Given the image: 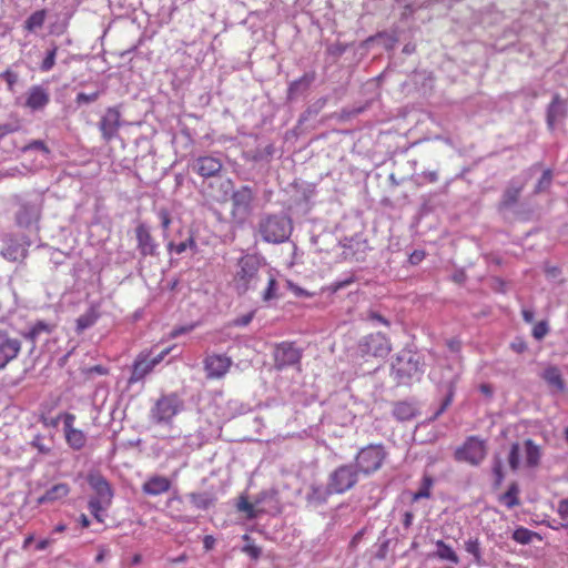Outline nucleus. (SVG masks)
<instances>
[{"instance_id":"13d9d810","label":"nucleus","mask_w":568,"mask_h":568,"mask_svg":"<svg viewBox=\"0 0 568 568\" xmlns=\"http://www.w3.org/2000/svg\"><path fill=\"white\" fill-rule=\"evenodd\" d=\"M233 183L232 181L229 179V180H225L221 183V194L217 195V196H214V199L217 201V202H225L227 200V196H229V192L232 187Z\"/></svg>"},{"instance_id":"c85d7f7f","label":"nucleus","mask_w":568,"mask_h":568,"mask_svg":"<svg viewBox=\"0 0 568 568\" xmlns=\"http://www.w3.org/2000/svg\"><path fill=\"white\" fill-rule=\"evenodd\" d=\"M187 498L195 508L201 510H207L216 503V496L211 491L190 493Z\"/></svg>"},{"instance_id":"8fccbe9b","label":"nucleus","mask_w":568,"mask_h":568,"mask_svg":"<svg viewBox=\"0 0 568 568\" xmlns=\"http://www.w3.org/2000/svg\"><path fill=\"white\" fill-rule=\"evenodd\" d=\"M158 217H159V221H160V225H161V227L163 230V236L166 239L168 237V230H169L170 224L172 222L171 214H170L168 209L161 207L158 211Z\"/></svg>"},{"instance_id":"e433bc0d","label":"nucleus","mask_w":568,"mask_h":568,"mask_svg":"<svg viewBox=\"0 0 568 568\" xmlns=\"http://www.w3.org/2000/svg\"><path fill=\"white\" fill-rule=\"evenodd\" d=\"M99 314L93 308L90 307L84 314L80 315L77 320V333H82L87 328L94 325V323L98 321Z\"/></svg>"},{"instance_id":"1a4fd4ad","label":"nucleus","mask_w":568,"mask_h":568,"mask_svg":"<svg viewBox=\"0 0 568 568\" xmlns=\"http://www.w3.org/2000/svg\"><path fill=\"white\" fill-rule=\"evenodd\" d=\"M18 210L16 212V221L20 227L29 229L38 223L41 215V201L39 197L34 199H19Z\"/></svg>"},{"instance_id":"dca6fc26","label":"nucleus","mask_w":568,"mask_h":568,"mask_svg":"<svg viewBox=\"0 0 568 568\" xmlns=\"http://www.w3.org/2000/svg\"><path fill=\"white\" fill-rule=\"evenodd\" d=\"M87 481L94 491V496L90 499L101 503H112L113 490L104 476L100 473H90L87 477Z\"/></svg>"},{"instance_id":"7c9ffc66","label":"nucleus","mask_w":568,"mask_h":568,"mask_svg":"<svg viewBox=\"0 0 568 568\" xmlns=\"http://www.w3.org/2000/svg\"><path fill=\"white\" fill-rule=\"evenodd\" d=\"M435 545L436 551H434L433 557L438 558L440 560H447L454 565L459 564L458 555L449 545H447L443 540H437Z\"/></svg>"},{"instance_id":"69168bd1","label":"nucleus","mask_w":568,"mask_h":568,"mask_svg":"<svg viewBox=\"0 0 568 568\" xmlns=\"http://www.w3.org/2000/svg\"><path fill=\"white\" fill-rule=\"evenodd\" d=\"M186 243L183 242L175 244L174 242L171 241L168 243V251L170 253L174 252L176 254H182L183 252L186 251Z\"/></svg>"},{"instance_id":"a19ab883","label":"nucleus","mask_w":568,"mask_h":568,"mask_svg":"<svg viewBox=\"0 0 568 568\" xmlns=\"http://www.w3.org/2000/svg\"><path fill=\"white\" fill-rule=\"evenodd\" d=\"M433 485H434V479L430 476L425 475L422 479L420 487L418 488V490L416 493L413 494L412 501L415 503L423 498H430V496H432L430 489H432Z\"/></svg>"},{"instance_id":"e2e57ef3","label":"nucleus","mask_w":568,"mask_h":568,"mask_svg":"<svg viewBox=\"0 0 568 568\" xmlns=\"http://www.w3.org/2000/svg\"><path fill=\"white\" fill-rule=\"evenodd\" d=\"M26 150H38L43 153H49L48 146L41 140H33L26 146Z\"/></svg>"},{"instance_id":"ea45409f","label":"nucleus","mask_w":568,"mask_h":568,"mask_svg":"<svg viewBox=\"0 0 568 568\" xmlns=\"http://www.w3.org/2000/svg\"><path fill=\"white\" fill-rule=\"evenodd\" d=\"M455 395V381H449L446 384V395L439 406V408L435 412L434 416L430 418L432 420L437 419L452 404Z\"/></svg>"},{"instance_id":"f8f14e48","label":"nucleus","mask_w":568,"mask_h":568,"mask_svg":"<svg viewBox=\"0 0 568 568\" xmlns=\"http://www.w3.org/2000/svg\"><path fill=\"white\" fill-rule=\"evenodd\" d=\"M190 168L193 172L203 179L215 178L223 169L222 161L213 155H202L194 158L190 162Z\"/></svg>"},{"instance_id":"338daca9","label":"nucleus","mask_w":568,"mask_h":568,"mask_svg":"<svg viewBox=\"0 0 568 568\" xmlns=\"http://www.w3.org/2000/svg\"><path fill=\"white\" fill-rule=\"evenodd\" d=\"M510 347L514 352L521 354L527 349V344L523 339L517 338L510 344Z\"/></svg>"},{"instance_id":"f257e3e1","label":"nucleus","mask_w":568,"mask_h":568,"mask_svg":"<svg viewBox=\"0 0 568 568\" xmlns=\"http://www.w3.org/2000/svg\"><path fill=\"white\" fill-rule=\"evenodd\" d=\"M240 270L236 273L235 283L239 294H245L248 290H258L262 285V300L270 302L277 297V281L272 271L263 261L254 254H247L239 261Z\"/></svg>"},{"instance_id":"09e8293b","label":"nucleus","mask_w":568,"mask_h":568,"mask_svg":"<svg viewBox=\"0 0 568 568\" xmlns=\"http://www.w3.org/2000/svg\"><path fill=\"white\" fill-rule=\"evenodd\" d=\"M58 48L53 47L50 50L47 51V55L41 62L40 70L43 72L50 71L54 64H55V57H57Z\"/></svg>"},{"instance_id":"f03ea898","label":"nucleus","mask_w":568,"mask_h":568,"mask_svg":"<svg viewBox=\"0 0 568 568\" xmlns=\"http://www.w3.org/2000/svg\"><path fill=\"white\" fill-rule=\"evenodd\" d=\"M292 231V219L285 213L263 214L257 223V233L266 243H283L290 239Z\"/></svg>"},{"instance_id":"2eb2a0df","label":"nucleus","mask_w":568,"mask_h":568,"mask_svg":"<svg viewBox=\"0 0 568 568\" xmlns=\"http://www.w3.org/2000/svg\"><path fill=\"white\" fill-rule=\"evenodd\" d=\"M136 248L140 254L145 256H156L158 243L153 239L150 232V227L145 223H139L135 227Z\"/></svg>"},{"instance_id":"f704fd0d","label":"nucleus","mask_w":568,"mask_h":568,"mask_svg":"<svg viewBox=\"0 0 568 568\" xmlns=\"http://www.w3.org/2000/svg\"><path fill=\"white\" fill-rule=\"evenodd\" d=\"M520 493L519 485L513 481L507 491L499 497V501L503 503L507 508L511 509L520 504L518 495Z\"/></svg>"},{"instance_id":"9b49d317","label":"nucleus","mask_w":568,"mask_h":568,"mask_svg":"<svg viewBox=\"0 0 568 568\" xmlns=\"http://www.w3.org/2000/svg\"><path fill=\"white\" fill-rule=\"evenodd\" d=\"M302 349L295 347L294 343L283 342L278 344L274 352V366L276 369H283L287 366L296 365L301 362Z\"/></svg>"},{"instance_id":"c9c22d12","label":"nucleus","mask_w":568,"mask_h":568,"mask_svg":"<svg viewBox=\"0 0 568 568\" xmlns=\"http://www.w3.org/2000/svg\"><path fill=\"white\" fill-rule=\"evenodd\" d=\"M328 98L322 97L310 104L306 110L300 115L298 122L303 123L308 121L310 119L316 116L327 104Z\"/></svg>"},{"instance_id":"0e129e2a","label":"nucleus","mask_w":568,"mask_h":568,"mask_svg":"<svg viewBox=\"0 0 568 568\" xmlns=\"http://www.w3.org/2000/svg\"><path fill=\"white\" fill-rule=\"evenodd\" d=\"M364 111V108H357L353 110H346L343 109L342 112L338 114L339 120H348L352 116H355Z\"/></svg>"},{"instance_id":"a211bd4d","label":"nucleus","mask_w":568,"mask_h":568,"mask_svg":"<svg viewBox=\"0 0 568 568\" xmlns=\"http://www.w3.org/2000/svg\"><path fill=\"white\" fill-rule=\"evenodd\" d=\"M74 420V415L65 414L63 418V430L68 445L74 450H80L87 444V435L81 429L73 427Z\"/></svg>"},{"instance_id":"4468645a","label":"nucleus","mask_w":568,"mask_h":568,"mask_svg":"<svg viewBox=\"0 0 568 568\" xmlns=\"http://www.w3.org/2000/svg\"><path fill=\"white\" fill-rule=\"evenodd\" d=\"M231 357L222 354H212L207 355L204 358V371L206 373V378L209 379H217L222 378L232 366Z\"/></svg>"},{"instance_id":"393cba45","label":"nucleus","mask_w":568,"mask_h":568,"mask_svg":"<svg viewBox=\"0 0 568 568\" xmlns=\"http://www.w3.org/2000/svg\"><path fill=\"white\" fill-rule=\"evenodd\" d=\"M70 493V486L67 483H59L37 499L38 505L52 504L67 497Z\"/></svg>"},{"instance_id":"37998d69","label":"nucleus","mask_w":568,"mask_h":568,"mask_svg":"<svg viewBox=\"0 0 568 568\" xmlns=\"http://www.w3.org/2000/svg\"><path fill=\"white\" fill-rule=\"evenodd\" d=\"M508 465L513 471H517L520 467V445L513 443L508 454Z\"/></svg>"},{"instance_id":"6e6d98bb","label":"nucleus","mask_w":568,"mask_h":568,"mask_svg":"<svg viewBox=\"0 0 568 568\" xmlns=\"http://www.w3.org/2000/svg\"><path fill=\"white\" fill-rule=\"evenodd\" d=\"M99 97H100V92L99 91H95V92L90 93V94L84 93V92H80V93H78L75 101H77L78 104H82V103L89 104V103H92V102L97 101L99 99Z\"/></svg>"},{"instance_id":"864d4df0","label":"nucleus","mask_w":568,"mask_h":568,"mask_svg":"<svg viewBox=\"0 0 568 568\" xmlns=\"http://www.w3.org/2000/svg\"><path fill=\"white\" fill-rule=\"evenodd\" d=\"M549 332V326L546 321H541L537 323L532 328V336L540 341Z\"/></svg>"},{"instance_id":"a18cd8bd","label":"nucleus","mask_w":568,"mask_h":568,"mask_svg":"<svg viewBox=\"0 0 568 568\" xmlns=\"http://www.w3.org/2000/svg\"><path fill=\"white\" fill-rule=\"evenodd\" d=\"M51 332V326L43 322L39 321L37 322L30 331L26 334V336L32 341H34L38 336H40L42 333L49 334Z\"/></svg>"},{"instance_id":"603ef678","label":"nucleus","mask_w":568,"mask_h":568,"mask_svg":"<svg viewBox=\"0 0 568 568\" xmlns=\"http://www.w3.org/2000/svg\"><path fill=\"white\" fill-rule=\"evenodd\" d=\"M552 180V173L550 170L544 171L542 175L540 176L537 185H536V192H541L548 189L551 184Z\"/></svg>"},{"instance_id":"79ce46f5","label":"nucleus","mask_w":568,"mask_h":568,"mask_svg":"<svg viewBox=\"0 0 568 568\" xmlns=\"http://www.w3.org/2000/svg\"><path fill=\"white\" fill-rule=\"evenodd\" d=\"M535 536H537L536 532L524 527H519L513 532V539L521 545L530 544Z\"/></svg>"},{"instance_id":"4c0bfd02","label":"nucleus","mask_w":568,"mask_h":568,"mask_svg":"<svg viewBox=\"0 0 568 568\" xmlns=\"http://www.w3.org/2000/svg\"><path fill=\"white\" fill-rule=\"evenodd\" d=\"M47 18V10L41 9L38 11H34L26 21H24V29L29 32H34L36 30L43 27L44 21Z\"/></svg>"},{"instance_id":"bf43d9fd","label":"nucleus","mask_w":568,"mask_h":568,"mask_svg":"<svg viewBox=\"0 0 568 568\" xmlns=\"http://www.w3.org/2000/svg\"><path fill=\"white\" fill-rule=\"evenodd\" d=\"M346 50H347V44L336 42V43L328 45L327 53L335 58H339Z\"/></svg>"},{"instance_id":"c03bdc74","label":"nucleus","mask_w":568,"mask_h":568,"mask_svg":"<svg viewBox=\"0 0 568 568\" xmlns=\"http://www.w3.org/2000/svg\"><path fill=\"white\" fill-rule=\"evenodd\" d=\"M494 488H499L504 481L503 460L499 456H495L493 460Z\"/></svg>"},{"instance_id":"0eeeda50","label":"nucleus","mask_w":568,"mask_h":568,"mask_svg":"<svg viewBox=\"0 0 568 568\" xmlns=\"http://www.w3.org/2000/svg\"><path fill=\"white\" fill-rule=\"evenodd\" d=\"M485 442L476 436L468 437L463 446L455 450L454 457L457 462L468 463L473 466L479 465L486 457Z\"/></svg>"},{"instance_id":"72a5a7b5","label":"nucleus","mask_w":568,"mask_h":568,"mask_svg":"<svg viewBox=\"0 0 568 568\" xmlns=\"http://www.w3.org/2000/svg\"><path fill=\"white\" fill-rule=\"evenodd\" d=\"M465 550L473 556L474 564L484 567L486 561L483 557L481 547L478 538H469L464 542Z\"/></svg>"},{"instance_id":"6e6552de","label":"nucleus","mask_w":568,"mask_h":568,"mask_svg":"<svg viewBox=\"0 0 568 568\" xmlns=\"http://www.w3.org/2000/svg\"><path fill=\"white\" fill-rule=\"evenodd\" d=\"M254 196V191L248 185H243L240 189L233 191L231 195V213L236 221L244 222L251 214Z\"/></svg>"},{"instance_id":"20e7f679","label":"nucleus","mask_w":568,"mask_h":568,"mask_svg":"<svg viewBox=\"0 0 568 568\" xmlns=\"http://www.w3.org/2000/svg\"><path fill=\"white\" fill-rule=\"evenodd\" d=\"M424 363L419 355L412 351L403 349L392 363V369L400 383H408L410 379H419L424 373Z\"/></svg>"},{"instance_id":"58836bf2","label":"nucleus","mask_w":568,"mask_h":568,"mask_svg":"<svg viewBox=\"0 0 568 568\" xmlns=\"http://www.w3.org/2000/svg\"><path fill=\"white\" fill-rule=\"evenodd\" d=\"M455 395V381H449L446 384V395L439 406V408L435 412L434 416L430 418L432 420L437 419L452 404Z\"/></svg>"},{"instance_id":"052dcab7","label":"nucleus","mask_w":568,"mask_h":568,"mask_svg":"<svg viewBox=\"0 0 568 568\" xmlns=\"http://www.w3.org/2000/svg\"><path fill=\"white\" fill-rule=\"evenodd\" d=\"M0 78L7 82L10 90H13L14 84L18 82V73L11 71L10 69L2 72Z\"/></svg>"},{"instance_id":"de8ad7c7","label":"nucleus","mask_w":568,"mask_h":568,"mask_svg":"<svg viewBox=\"0 0 568 568\" xmlns=\"http://www.w3.org/2000/svg\"><path fill=\"white\" fill-rule=\"evenodd\" d=\"M243 539L246 541L245 546L242 548V551L247 554L252 559L257 560L262 555V549L253 544H251V537L248 535H244Z\"/></svg>"},{"instance_id":"c756f323","label":"nucleus","mask_w":568,"mask_h":568,"mask_svg":"<svg viewBox=\"0 0 568 568\" xmlns=\"http://www.w3.org/2000/svg\"><path fill=\"white\" fill-rule=\"evenodd\" d=\"M544 381L557 392L565 389V382L557 366H549L542 373Z\"/></svg>"},{"instance_id":"5fc2aeb1","label":"nucleus","mask_w":568,"mask_h":568,"mask_svg":"<svg viewBox=\"0 0 568 568\" xmlns=\"http://www.w3.org/2000/svg\"><path fill=\"white\" fill-rule=\"evenodd\" d=\"M354 281H355V277L353 275H351L344 280L333 282L332 284H329L327 290L331 291L332 293H336L339 290L345 288L348 285H351L352 283H354Z\"/></svg>"},{"instance_id":"49530a36","label":"nucleus","mask_w":568,"mask_h":568,"mask_svg":"<svg viewBox=\"0 0 568 568\" xmlns=\"http://www.w3.org/2000/svg\"><path fill=\"white\" fill-rule=\"evenodd\" d=\"M111 504L110 503H101L99 500L90 499L89 500V509L90 513L98 521H102L101 513L104 511Z\"/></svg>"},{"instance_id":"5701e85b","label":"nucleus","mask_w":568,"mask_h":568,"mask_svg":"<svg viewBox=\"0 0 568 568\" xmlns=\"http://www.w3.org/2000/svg\"><path fill=\"white\" fill-rule=\"evenodd\" d=\"M523 184H519L515 181H511L508 186L505 189L501 199L498 203V211L506 212L514 207L517 204L520 193L523 191Z\"/></svg>"},{"instance_id":"4d7b16f0","label":"nucleus","mask_w":568,"mask_h":568,"mask_svg":"<svg viewBox=\"0 0 568 568\" xmlns=\"http://www.w3.org/2000/svg\"><path fill=\"white\" fill-rule=\"evenodd\" d=\"M366 320L367 321H372V322H378V323H381V324H383L385 326H389L390 325L389 321L386 317H384L381 313H378V312H376L374 310L367 311Z\"/></svg>"},{"instance_id":"774afa93","label":"nucleus","mask_w":568,"mask_h":568,"mask_svg":"<svg viewBox=\"0 0 568 568\" xmlns=\"http://www.w3.org/2000/svg\"><path fill=\"white\" fill-rule=\"evenodd\" d=\"M558 514L562 519L568 518V499H561L558 504Z\"/></svg>"},{"instance_id":"aec40b11","label":"nucleus","mask_w":568,"mask_h":568,"mask_svg":"<svg viewBox=\"0 0 568 568\" xmlns=\"http://www.w3.org/2000/svg\"><path fill=\"white\" fill-rule=\"evenodd\" d=\"M392 415L400 423L409 422L419 415V408L414 400H397L393 403Z\"/></svg>"},{"instance_id":"a878e982","label":"nucleus","mask_w":568,"mask_h":568,"mask_svg":"<svg viewBox=\"0 0 568 568\" xmlns=\"http://www.w3.org/2000/svg\"><path fill=\"white\" fill-rule=\"evenodd\" d=\"M333 494L334 491L331 490L328 483L326 486L313 484L306 495V500L311 505L318 506L325 504Z\"/></svg>"},{"instance_id":"b1692460","label":"nucleus","mask_w":568,"mask_h":568,"mask_svg":"<svg viewBox=\"0 0 568 568\" xmlns=\"http://www.w3.org/2000/svg\"><path fill=\"white\" fill-rule=\"evenodd\" d=\"M171 488V481L169 478L160 475L150 477L143 485L142 491L145 495L159 496L169 491Z\"/></svg>"},{"instance_id":"423d86ee","label":"nucleus","mask_w":568,"mask_h":568,"mask_svg":"<svg viewBox=\"0 0 568 568\" xmlns=\"http://www.w3.org/2000/svg\"><path fill=\"white\" fill-rule=\"evenodd\" d=\"M359 471L353 464H344L335 468L328 475V484L334 494H344L356 486L359 480Z\"/></svg>"},{"instance_id":"f3484780","label":"nucleus","mask_w":568,"mask_h":568,"mask_svg":"<svg viewBox=\"0 0 568 568\" xmlns=\"http://www.w3.org/2000/svg\"><path fill=\"white\" fill-rule=\"evenodd\" d=\"M168 351H164L160 353L158 356L153 357L152 359H148L146 356L140 354L132 366V373L129 378V384H134L144 378V376L148 375L154 368V366L158 365L163 359V356Z\"/></svg>"},{"instance_id":"cd10ccee","label":"nucleus","mask_w":568,"mask_h":568,"mask_svg":"<svg viewBox=\"0 0 568 568\" xmlns=\"http://www.w3.org/2000/svg\"><path fill=\"white\" fill-rule=\"evenodd\" d=\"M525 447V465L528 468H536L540 464L541 448L532 439L528 438L524 442Z\"/></svg>"},{"instance_id":"412c9836","label":"nucleus","mask_w":568,"mask_h":568,"mask_svg":"<svg viewBox=\"0 0 568 568\" xmlns=\"http://www.w3.org/2000/svg\"><path fill=\"white\" fill-rule=\"evenodd\" d=\"M49 102L50 94L48 89L43 88L42 85H32L29 89L26 106L37 111L44 109Z\"/></svg>"},{"instance_id":"4be33fe9","label":"nucleus","mask_w":568,"mask_h":568,"mask_svg":"<svg viewBox=\"0 0 568 568\" xmlns=\"http://www.w3.org/2000/svg\"><path fill=\"white\" fill-rule=\"evenodd\" d=\"M315 79L316 73L314 71H310L304 73L300 79L291 82L287 90V99L293 101L297 97L307 92Z\"/></svg>"},{"instance_id":"7ed1b4c3","label":"nucleus","mask_w":568,"mask_h":568,"mask_svg":"<svg viewBox=\"0 0 568 568\" xmlns=\"http://www.w3.org/2000/svg\"><path fill=\"white\" fill-rule=\"evenodd\" d=\"M184 409V402L176 393L163 394L150 409L149 418L155 425H171Z\"/></svg>"},{"instance_id":"6ab92c4d","label":"nucleus","mask_w":568,"mask_h":568,"mask_svg":"<svg viewBox=\"0 0 568 568\" xmlns=\"http://www.w3.org/2000/svg\"><path fill=\"white\" fill-rule=\"evenodd\" d=\"M21 351V342L0 332V369L14 359Z\"/></svg>"},{"instance_id":"2f4dec72","label":"nucleus","mask_w":568,"mask_h":568,"mask_svg":"<svg viewBox=\"0 0 568 568\" xmlns=\"http://www.w3.org/2000/svg\"><path fill=\"white\" fill-rule=\"evenodd\" d=\"M343 247L345 248L344 254L352 255L356 261L363 258V254L367 248V244L365 241L361 242L355 239H345L343 242Z\"/></svg>"},{"instance_id":"9d476101","label":"nucleus","mask_w":568,"mask_h":568,"mask_svg":"<svg viewBox=\"0 0 568 568\" xmlns=\"http://www.w3.org/2000/svg\"><path fill=\"white\" fill-rule=\"evenodd\" d=\"M358 349L362 355L386 357L392 351V345L386 335L382 333L369 334L359 341Z\"/></svg>"},{"instance_id":"39448f33","label":"nucleus","mask_w":568,"mask_h":568,"mask_svg":"<svg viewBox=\"0 0 568 568\" xmlns=\"http://www.w3.org/2000/svg\"><path fill=\"white\" fill-rule=\"evenodd\" d=\"M386 457L384 445L369 444L357 452L354 466L359 474L371 476L382 468Z\"/></svg>"},{"instance_id":"3c124183","label":"nucleus","mask_w":568,"mask_h":568,"mask_svg":"<svg viewBox=\"0 0 568 568\" xmlns=\"http://www.w3.org/2000/svg\"><path fill=\"white\" fill-rule=\"evenodd\" d=\"M30 445L42 455H48L51 453V447L43 443V437L40 435L34 436Z\"/></svg>"},{"instance_id":"ddd939ff","label":"nucleus","mask_w":568,"mask_h":568,"mask_svg":"<svg viewBox=\"0 0 568 568\" xmlns=\"http://www.w3.org/2000/svg\"><path fill=\"white\" fill-rule=\"evenodd\" d=\"M121 126V112L116 106H110L105 110V113L102 115L99 121V129L101 131L102 138L105 142H110L119 134V129Z\"/></svg>"},{"instance_id":"680f3d73","label":"nucleus","mask_w":568,"mask_h":568,"mask_svg":"<svg viewBox=\"0 0 568 568\" xmlns=\"http://www.w3.org/2000/svg\"><path fill=\"white\" fill-rule=\"evenodd\" d=\"M254 317V312H250L247 314H244L235 320L232 321L233 326H246L248 325Z\"/></svg>"},{"instance_id":"bb28decb","label":"nucleus","mask_w":568,"mask_h":568,"mask_svg":"<svg viewBox=\"0 0 568 568\" xmlns=\"http://www.w3.org/2000/svg\"><path fill=\"white\" fill-rule=\"evenodd\" d=\"M567 112V105L564 100L559 98V95H555L551 103L547 110V123L550 128H554L555 124L561 120Z\"/></svg>"},{"instance_id":"473e14b6","label":"nucleus","mask_w":568,"mask_h":568,"mask_svg":"<svg viewBox=\"0 0 568 568\" xmlns=\"http://www.w3.org/2000/svg\"><path fill=\"white\" fill-rule=\"evenodd\" d=\"M266 495L267 493H262L260 497L255 500V503H250L246 497L241 496L237 503L239 511L245 513L248 519L256 518L258 513L261 511L256 507Z\"/></svg>"}]
</instances>
